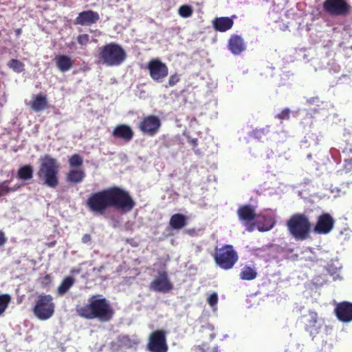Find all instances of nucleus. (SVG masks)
<instances>
[{"instance_id": "nucleus-25", "label": "nucleus", "mask_w": 352, "mask_h": 352, "mask_svg": "<svg viewBox=\"0 0 352 352\" xmlns=\"http://www.w3.org/2000/svg\"><path fill=\"white\" fill-rule=\"evenodd\" d=\"M34 169L32 165L27 164L21 166L17 171L16 177L22 181L30 180L33 177Z\"/></svg>"}, {"instance_id": "nucleus-14", "label": "nucleus", "mask_w": 352, "mask_h": 352, "mask_svg": "<svg viewBox=\"0 0 352 352\" xmlns=\"http://www.w3.org/2000/svg\"><path fill=\"white\" fill-rule=\"evenodd\" d=\"M333 226V217L329 213H323L318 217L313 231L316 234H327L332 230Z\"/></svg>"}, {"instance_id": "nucleus-43", "label": "nucleus", "mask_w": 352, "mask_h": 352, "mask_svg": "<svg viewBox=\"0 0 352 352\" xmlns=\"http://www.w3.org/2000/svg\"><path fill=\"white\" fill-rule=\"evenodd\" d=\"M91 241V236L89 234H85L82 237V242L83 243H87Z\"/></svg>"}, {"instance_id": "nucleus-11", "label": "nucleus", "mask_w": 352, "mask_h": 352, "mask_svg": "<svg viewBox=\"0 0 352 352\" xmlns=\"http://www.w3.org/2000/svg\"><path fill=\"white\" fill-rule=\"evenodd\" d=\"M160 126V119L153 115L144 117L138 125L140 131L149 136H154L159 131Z\"/></svg>"}, {"instance_id": "nucleus-3", "label": "nucleus", "mask_w": 352, "mask_h": 352, "mask_svg": "<svg viewBox=\"0 0 352 352\" xmlns=\"http://www.w3.org/2000/svg\"><path fill=\"white\" fill-rule=\"evenodd\" d=\"M289 234L297 241H304L309 238L311 232V223L305 213L297 212L292 214L287 221Z\"/></svg>"}, {"instance_id": "nucleus-23", "label": "nucleus", "mask_w": 352, "mask_h": 352, "mask_svg": "<svg viewBox=\"0 0 352 352\" xmlns=\"http://www.w3.org/2000/svg\"><path fill=\"white\" fill-rule=\"evenodd\" d=\"M169 224L173 229L180 230L187 224V218L180 213L174 214L170 218Z\"/></svg>"}, {"instance_id": "nucleus-39", "label": "nucleus", "mask_w": 352, "mask_h": 352, "mask_svg": "<svg viewBox=\"0 0 352 352\" xmlns=\"http://www.w3.org/2000/svg\"><path fill=\"white\" fill-rule=\"evenodd\" d=\"M352 170V158L349 160H344V166L343 171L345 173H348Z\"/></svg>"}, {"instance_id": "nucleus-48", "label": "nucleus", "mask_w": 352, "mask_h": 352, "mask_svg": "<svg viewBox=\"0 0 352 352\" xmlns=\"http://www.w3.org/2000/svg\"><path fill=\"white\" fill-rule=\"evenodd\" d=\"M274 246V245L272 244V245H267V246H266V247L265 248V249H269V248H273Z\"/></svg>"}, {"instance_id": "nucleus-33", "label": "nucleus", "mask_w": 352, "mask_h": 352, "mask_svg": "<svg viewBox=\"0 0 352 352\" xmlns=\"http://www.w3.org/2000/svg\"><path fill=\"white\" fill-rule=\"evenodd\" d=\"M178 12L181 16L188 18L192 14L193 10L190 6L183 5L179 7Z\"/></svg>"}, {"instance_id": "nucleus-35", "label": "nucleus", "mask_w": 352, "mask_h": 352, "mask_svg": "<svg viewBox=\"0 0 352 352\" xmlns=\"http://www.w3.org/2000/svg\"><path fill=\"white\" fill-rule=\"evenodd\" d=\"M77 41L81 45H87L90 41L89 34H82L78 35L77 36Z\"/></svg>"}, {"instance_id": "nucleus-45", "label": "nucleus", "mask_w": 352, "mask_h": 352, "mask_svg": "<svg viewBox=\"0 0 352 352\" xmlns=\"http://www.w3.org/2000/svg\"><path fill=\"white\" fill-rule=\"evenodd\" d=\"M43 279L46 281V282H49L50 283L51 282V276L50 274H46Z\"/></svg>"}, {"instance_id": "nucleus-36", "label": "nucleus", "mask_w": 352, "mask_h": 352, "mask_svg": "<svg viewBox=\"0 0 352 352\" xmlns=\"http://www.w3.org/2000/svg\"><path fill=\"white\" fill-rule=\"evenodd\" d=\"M290 116V110L288 108L283 109L280 113L276 117L279 120H289Z\"/></svg>"}, {"instance_id": "nucleus-17", "label": "nucleus", "mask_w": 352, "mask_h": 352, "mask_svg": "<svg viewBox=\"0 0 352 352\" xmlns=\"http://www.w3.org/2000/svg\"><path fill=\"white\" fill-rule=\"evenodd\" d=\"M237 215L241 221L248 223L254 220L256 214L252 206L246 204L238 208Z\"/></svg>"}, {"instance_id": "nucleus-10", "label": "nucleus", "mask_w": 352, "mask_h": 352, "mask_svg": "<svg viewBox=\"0 0 352 352\" xmlns=\"http://www.w3.org/2000/svg\"><path fill=\"white\" fill-rule=\"evenodd\" d=\"M147 348L151 352H167L166 333L163 330H157L151 333Z\"/></svg>"}, {"instance_id": "nucleus-8", "label": "nucleus", "mask_w": 352, "mask_h": 352, "mask_svg": "<svg viewBox=\"0 0 352 352\" xmlns=\"http://www.w3.org/2000/svg\"><path fill=\"white\" fill-rule=\"evenodd\" d=\"M322 9L330 16H344L349 14L351 6L346 0H324Z\"/></svg>"}, {"instance_id": "nucleus-47", "label": "nucleus", "mask_w": 352, "mask_h": 352, "mask_svg": "<svg viewBox=\"0 0 352 352\" xmlns=\"http://www.w3.org/2000/svg\"><path fill=\"white\" fill-rule=\"evenodd\" d=\"M15 32H16V34L17 36H19V34H21V30L20 28L16 29V30H15Z\"/></svg>"}, {"instance_id": "nucleus-41", "label": "nucleus", "mask_w": 352, "mask_h": 352, "mask_svg": "<svg viewBox=\"0 0 352 352\" xmlns=\"http://www.w3.org/2000/svg\"><path fill=\"white\" fill-rule=\"evenodd\" d=\"M188 142L195 148L198 145V140L197 138H191L188 137Z\"/></svg>"}, {"instance_id": "nucleus-12", "label": "nucleus", "mask_w": 352, "mask_h": 352, "mask_svg": "<svg viewBox=\"0 0 352 352\" xmlns=\"http://www.w3.org/2000/svg\"><path fill=\"white\" fill-rule=\"evenodd\" d=\"M301 322L304 324L305 330L313 337L319 333L321 328V324L316 311H309L302 316Z\"/></svg>"}, {"instance_id": "nucleus-38", "label": "nucleus", "mask_w": 352, "mask_h": 352, "mask_svg": "<svg viewBox=\"0 0 352 352\" xmlns=\"http://www.w3.org/2000/svg\"><path fill=\"white\" fill-rule=\"evenodd\" d=\"M208 302L210 306H214L218 302V296L217 294L214 292L210 295L208 298Z\"/></svg>"}, {"instance_id": "nucleus-31", "label": "nucleus", "mask_w": 352, "mask_h": 352, "mask_svg": "<svg viewBox=\"0 0 352 352\" xmlns=\"http://www.w3.org/2000/svg\"><path fill=\"white\" fill-rule=\"evenodd\" d=\"M201 331L202 333L208 334L210 340H212L216 337L214 326L211 324L207 323L202 325Z\"/></svg>"}, {"instance_id": "nucleus-42", "label": "nucleus", "mask_w": 352, "mask_h": 352, "mask_svg": "<svg viewBox=\"0 0 352 352\" xmlns=\"http://www.w3.org/2000/svg\"><path fill=\"white\" fill-rule=\"evenodd\" d=\"M119 342L122 344H126L130 342L131 340L128 336H121L118 339Z\"/></svg>"}, {"instance_id": "nucleus-1", "label": "nucleus", "mask_w": 352, "mask_h": 352, "mask_svg": "<svg viewBox=\"0 0 352 352\" xmlns=\"http://www.w3.org/2000/svg\"><path fill=\"white\" fill-rule=\"evenodd\" d=\"M135 205L128 191L116 186L91 193L86 201L87 208L96 214H103L109 208L127 213Z\"/></svg>"}, {"instance_id": "nucleus-27", "label": "nucleus", "mask_w": 352, "mask_h": 352, "mask_svg": "<svg viewBox=\"0 0 352 352\" xmlns=\"http://www.w3.org/2000/svg\"><path fill=\"white\" fill-rule=\"evenodd\" d=\"M75 279L74 277L68 276L62 280L60 285L57 288V292L59 295L65 294L74 284Z\"/></svg>"}, {"instance_id": "nucleus-24", "label": "nucleus", "mask_w": 352, "mask_h": 352, "mask_svg": "<svg viewBox=\"0 0 352 352\" xmlns=\"http://www.w3.org/2000/svg\"><path fill=\"white\" fill-rule=\"evenodd\" d=\"M85 177V173L82 169H71L67 173L66 179L68 182L73 184H79L82 182Z\"/></svg>"}, {"instance_id": "nucleus-5", "label": "nucleus", "mask_w": 352, "mask_h": 352, "mask_svg": "<svg viewBox=\"0 0 352 352\" xmlns=\"http://www.w3.org/2000/svg\"><path fill=\"white\" fill-rule=\"evenodd\" d=\"M58 171L57 160L46 155L42 160L37 175L47 186L56 188L58 184Z\"/></svg>"}, {"instance_id": "nucleus-16", "label": "nucleus", "mask_w": 352, "mask_h": 352, "mask_svg": "<svg viewBox=\"0 0 352 352\" xmlns=\"http://www.w3.org/2000/svg\"><path fill=\"white\" fill-rule=\"evenodd\" d=\"M99 19L100 15L97 12L89 10L80 12L74 20V24L89 26L98 22Z\"/></svg>"}, {"instance_id": "nucleus-7", "label": "nucleus", "mask_w": 352, "mask_h": 352, "mask_svg": "<svg viewBox=\"0 0 352 352\" xmlns=\"http://www.w3.org/2000/svg\"><path fill=\"white\" fill-rule=\"evenodd\" d=\"M239 258L236 252L232 245H226L217 249L214 255L216 264L223 270L232 269Z\"/></svg>"}, {"instance_id": "nucleus-6", "label": "nucleus", "mask_w": 352, "mask_h": 352, "mask_svg": "<svg viewBox=\"0 0 352 352\" xmlns=\"http://www.w3.org/2000/svg\"><path fill=\"white\" fill-rule=\"evenodd\" d=\"M34 315L40 320H47L54 314L55 303L50 294H40L32 308Z\"/></svg>"}, {"instance_id": "nucleus-22", "label": "nucleus", "mask_w": 352, "mask_h": 352, "mask_svg": "<svg viewBox=\"0 0 352 352\" xmlns=\"http://www.w3.org/2000/svg\"><path fill=\"white\" fill-rule=\"evenodd\" d=\"M30 107L35 112H40L47 107L46 96L41 94L36 95L30 102Z\"/></svg>"}, {"instance_id": "nucleus-9", "label": "nucleus", "mask_w": 352, "mask_h": 352, "mask_svg": "<svg viewBox=\"0 0 352 352\" xmlns=\"http://www.w3.org/2000/svg\"><path fill=\"white\" fill-rule=\"evenodd\" d=\"M146 68L151 78L155 82H162L168 74L166 65L158 58H153L148 61Z\"/></svg>"}, {"instance_id": "nucleus-13", "label": "nucleus", "mask_w": 352, "mask_h": 352, "mask_svg": "<svg viewBox=\"0 0 352 352\" xmlns=\"http://www.w3.org/2000/svg\"><path fill=\"white\" fill-rule=\"evenodd\" d=\"M173 288V285L166 271L160 272L159 276L153 280L150 284V289L157 292L167 293Z\"/></svg>"}, {"instance_id": "nucleus-2", "label": "nucleus", "mask_w": 352, "mask_h": 352, "mask_svg": "<svg viewBox=\"0 0 352 352\" xmlns=\"http://www.w3.org/2000/svg\"><path fill=\"white\" fill-rule=\"evenodd\" d=\"M76 313L81 318L87 320L96 319L100 322L111 321L115 315V311L109 301L100 294L91 296L87 304L77 307Z\"/></svg>"}, {"instance_id": "nucleus-15", "label": "nucleus", "mask_w": 352, "mask_h": 352, "mask_svg": "<svg viewBox=\"0 0 352 352\" xmlns=\"http://www.w3.org/2000/svg\"><path fill=\"white\" fill-rule=\"evenodd\" d=\"M335 313L338 319L343 322L352 321V302L342 301L336 305Z\"/></svg>"}, {"instance_id": "nucleus-20", "label": "nucleus", "mask_w": 352, "mask_h": 352, "mask_svg": "<svg viewBox=\"0 0 352 352\" xmlns=\"http://www.w3.org/2000/svg\"><path fill=\"white\" fill-rule=\"evenodd\" d=\"M233 24V20L227 16L217 17L212 21L214 30L221 32H226L231 29Z\"/></svg>"}, {"instance_id": "nucleus-30", "label": "nucleus", "mask_w": 352, "mask_h": 352, "mask_svg": "<svg viewBox=\"0 0 352 352\" xmlns=\"http://www.w3.org/2000/svg\"><path fill=\"white\" fill-rule=\"evenodd\" d=\"M68 162L71 168H77L82 165L83 159L79 154H74L69 158Z\"/></svg>"}, {"instance_id": "nucleus-46", "label": "nucleus", "mask_w": 352, "mask_h": 352, "mask_svg": "<svg viewBox=\"0 0 352 352\" xmlns=\"http://www.w3.org/2000/svg\"><path fill=\"white\" fill-rule=\"evenodd\" d=\"M254 224H252V225L250 226L247 228V230H248V231L251 232V231H252V230H254Z\"/></svg>"}, {"instance_id": "nucleus-44", "label": "nucleus", "mask_w": 352, "mask_h": 352, "mask_svg": "<svg viewBox=\"0 0 352 352\" xmlns=\"http://www.w3.org/2000/svg\"><path fill=\"white\" fill-rule=\"evenodd\" d=\"M199 349L202 352H206L209 350V346L206 344H202L201 346H199Z\"/></svg>"}, {"instance_id": "nucleus-18", "label": "nucleus", "mask_w": 352, "mask_h": 352, "mask_svg": "<svg viewBox=\"0 0 352 352\" xmlns=\"http://www.w3.org/2000/svg\"><path fill=\"white\" fill-rule=\"evenodd\" d=\"M132 129L126 124H118L113 130L112 135L114 138H120L125 142L130 141L133 137Z\"/></svg>"}, {"instance_id": "nucleus-21", "label": "nucleus", "mask_w": 352, "mask_h": 352, "mask_svg": "<svg viewBox=\"0 0 352 352\" xmlns=\"http://www.w3.org/2000/svg\"><path fill=\"white\" fill-rule=\"evenodd\" d=\"M54 60L56 66L61 72H66L70 70L74 65V60L66 55H56Z\"/></svg>"}, {"instance_id": "nucleus-34", "label": "nucleus", "mask_w": 352, "mask_h": 352, "mask_svg": "<svg viewBox=\"0 0 352 352\" xmlns=\"http://www.w3.org/2000/svg\"><path fill=\"white\" fill-rule=\"evenodd\" d=\"M13 190H14V189L9 188L7 181L0 182V196H3V195L9 193Z\"/></svg>"}, {"instance_id": "nucleus-40", "label": "nucleus", "mask_w": 352, "mask_h": 352, "mask_svg": "<svg viewBox=\"0 0 352 352\" xmlns=\"http://www.w3.org/2000/svg\"><path fill=\"white\" fill-rule=\"evenodd\" d=\"M7 242V237L5 233L0 230V248L3 246Z\"/></svg>"}, {"instance_id": "nucleus-37", "label": "nucleus", "mask_w": 352, "mask_h": 352, "mask_svg": "<svg viewBox=\"0 0 352 352\" xmlns=\"http://www.w3.org/2000/svg\"><path fill=\"white\" fill-rule=\"evenodd\" d=\"M180 80V76L177 74L170 75L168 79V85L170 87L175 86Z\"/></svg>"}, {"instance_id": "nucleus-4", "label": "nucleus", "mask_w": 352, "mask_h": 352, "mask_svg": "<svg viewBox=\"0 0 352 352\" xmlns=\"http://www.w3.org/2000/svg\"><path fill=\"white\" fill-rule=\"evenodd\" d=\"M99 61L107 66L120 65L126 58V53L119 44L111 42L98 48Z\"/></svg>"}, {"instance_id": "nucleus-32", "label": "nucleus", "mask_w": 352, "mask_h": 352, "mask_svg": "<svg viewBox=\"0 0 352 352\" xmlns=\"http://www.w3.org/2000/svg\"><path fill=\"white\" fill-rule=\"evenodd\" d=\"M10 299L11 298L8 294L0 295V315H1L8 307Z\"/></svg>"}, {"instance_id": "nucleus-19", "label": "nucleus", "mask_w": 352, "mask_h": 352, "mask_svg": "<svg viewBox=\"0 0 352 352\" xmlns=\"http://www.w3.org/2000/svg\"><path fill=\"white\" fill-rule=\"evenodd\" d=\"M228 47L232 54L238 55L245 50V45L240 36L234 34L229 39Z\"/></svg>"}, {"instance_id": "nucleus-49", "label": "nucleus", "mask_w": 352, "mask_h": 352, "mask_svg": "<svg viewBox=\"0 0 352 352\" xmlns=\"http://www.w3.org/2000/svg\"><path fill=\"white\" fill-rule=\"evenodd\" d=\"M198 151H199L198 150H197V151H195V153L196 154H198V153H199V152H198Z\"/></svg>"}, {"instance_id": "nucleus-29", "label": "nucleus", "mask_w": 352, "mask_h": 352, "mask_svg": "<svg viewBox=\"0 0 352 352\" xmlns=\"http://www.w3.org/2000/svg\"><path fill=\"white\" fill-rule=\"evenodd\" d=\"M263 219L265 223L262 226L261 225V222L258 221L256 222L257 228L260 232H265L271 230L274 226V221L270 217H263Z\"/></svg>"}, {"instance_id": "nucleus-26", "label": "nucleus", "mask_w": 352, "mask_h": 352, "mask_svg": "<svg viewBox=\"0 0 352 352\" xmlns=\"http://www.w3.org/2000/svg\"><path fill=\"white\" fill-rule=\"evenodd\" d=\"M240 278L243 280H252L257 276V272L255 267L250 265H245L241 270Z\"/></svg>"}, {"instance_id": "nucleus-28", "label": "nucleus", "mask_w": 352, "mask_h": 352, "mask_svg": "<svg viewBox=\"0 0 352 352\" xmlns=\"http://www.w3.org/2000/svg\"><path fill=\"white\" fill-rule=\"evenodd\" d=\"M8 67L16 73H21L25 70V65L18 59L12 58L7 63Z\"/></svg>"}]
</instances>
